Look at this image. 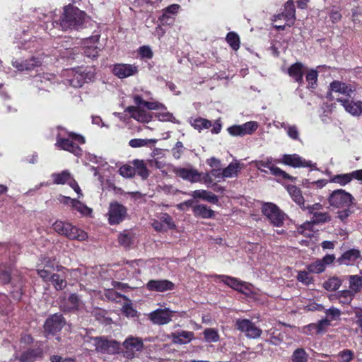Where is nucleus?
<instances>
[{
  "label": "nucleus",
  "instance_id": "43",
  "mask_svg": "<svg viewBox=\"0 0 362 362\" xmlns=\"http://www.w3.org/2000/svg\"><path fill=\"white\" fill-rule=\"evenodd\" d=\"M226 41L234 50L239 49L240 38L235 33L230 32L226 36Z\"/></svg>",
  "mask_w": 362,
  "mask_h": 362
},
{
  "label": "nucleus",
  "instance_id": "57",
  "mask_svg": "<svg viewBox=\"0 0 362 362\" xmlns=\"http://www.w3.org/2000/svg\"><path fill=\"white\" fill-rule=\"evenodd\" d=\"M50 362H76L75 357H62L59 355H52L49 357Z\"/></svg>",
  "mask_w": 362,
  "mask_h": 362
},
{
  "label": "nucleus",
  "instance_id": "47",
  "mask_svg": "<svg viewBox=\"0 0 362 362\" xmlns=\"http://www.w3.org/2000/svg\"><path fill=\"white\" fill-rule=\"evenodd\" d=\"M313 217L311 221L315 224L329 222L331 220L327 213L316 212L313 213Z\"/></svg>",
  "mask_w": 362,
  "mask_h": 362
},
{
  "label": "nucleus",
  "instance_id": "60",
  "mask_svg": "<svg viewBox=\"0 0 362 362\" xmlns=\"http://www.w3.org/2000/svg\"><path fill=\"white\" fill-rule=\"evenodd\" d=\"M37 273L45 282L50 281L52 274L51 272L47 269L38 268L37 269Z\"/></svg>",
  "mask_w": 362,
  "mask_h": 362
},
{
  "label": "nucleus",
  "instance_id": "13",
  "mask_svg": "<svg viewBox=\"0 0 362 362\" xmlns=\"http://www.w3.org/2000/svg\"><path fill=\"white\" fill-rule=\"evenodd\" d=\"M281 163L294 168L312 167L310 161L305 160L297 154H285L281 158Z\"/></svg>",
  "mask_w": 362,
  "mask_h": 362
},
{
  "label": "nucleus",
  "instance_id": "24",
  "mask_svg": "<svg viewBox=\"0 0 362 362\" xmlns=\"http://www.w3.org/2000/svg\"><path fill=\"white\" fill-rule=\"evenodd\" d=\"M173 342L175 344H185L189 342L194 336L192 332L181 331L172 333Z\"/></svg>",
  "mask_w": 362,
  "mask_h": 362
},
{
  "label": "nucleus",
  "instance_id": "37",
  "mask_svg": "<svg viewBox=\"0 0 362 362\" xmlns=\"http://www.w3.org/2000/svg\"><path fill=\"white\" fill-rule=\"evenodd\" d=\"M292 362H308V354L302 348L296 349L291 356Z\"/></svg>",
  "mask_w": 362,
  "mask_h": 362
},
{
  "label": "nucleus",
  "instance_id": "14",
  "mask_svg": "<svg viewBox=\"0 0 362 362\" xmlns=\"http://www.w3.org/2000/svg\"><path fill=\"white\" fill-rule=\"evenodd\" d=\"M43 356L44 352L41 347L30 348L21 353L19 361L21 362H35L37 360L42 359Z\"/></svg>",
  "mask_w": 362,
  "mask_h": 362
},
{
  "label": "nucleus",
  "instance_id": "38",
  "mask_svg": "<svg viewBox=\"0 0 362 362\" xmlns=\"http://www.w3.org/2000/svg\"><path fill=\"white\" fill-rule=\"evenodd\" d=\"M355 293L350 290H344L338 293V298L341 304H349L354 296Z\"/></svg>",
  "mask_w": 362,
  "mask_h": 362
},
{
  "label": "nucleus",
  "instance_id": "29",
  "mask_svg": "<svg viewBox=\"0 0 362 362\" xmlns=\"http://www.w3.org/2000/svg\"><path fill=\"white\" fill-rule=\"evenodd\" d=\"M175 227L172 217L167 214H160V231L173 229Z\"/></svg>",
  "mask_w": 362,
  "mask_h": 362
},
{
  "label": "nucleus",
  "instance_id": "26",
  "mask_svg": "<svg viewBox=\"0 0 362 362\" xmlns=\"http://www.w3.org/2000/svg\"><path fill=\"white\" fill-rule=\"evenodd\" d=\"M134 235L129 230H124L118 235V243L125 248H129L133 243Z\"/></svg>",
  "mask_w": 362,
  "mask_h": 362
},
{
  "label": "nucleus",
  "instance_id": "27",
  "mask_svg": "<svg viewBox=\"0 0 362 362\" xmlns=\"http://www.w3.org/2000/svg\"><path fill=\"white\" fill-rule=\"evenodd\" d=\"M135 173L138 174L143 180L147 179L149 175L148 170L143 160H134L133 162Z\"/></svg>",
  "mask_w": 362,
  "mask_h": 362
},
{
  "label": "nucleus",
  "instance_id": "44",
  "mask_svg": "<svg viewBox=\"0 0 362 362\" xmlns=\"http://www.w3.org/2000/svg\"><path fill=\"white\" fill-rule=\"evenodd\" d=\"M203 334L205 340L208 342H216L219 340V335L214 329L207 328L204 331Z\"/></svg>",
  "mask_w": 362,
  "mask_h": 362
},
{
  "label": "nucleus",
  "instance_id": "20",
  "mask_svg": "<svg viewBox=\"0 0 362 362\" xmlns=\"http://www.w3.org/2000/svg\"><path fill=\"white\" fill-rule=\"evenodd\" d=\"M341 105L344 107L345 110L354 116H358L361 115L360 104L361 101L354 102L349 99L339 98L337 99Z\"/></svg>",
  "mask_w": 362,
  "mask_h": 362
},
{
  "label": "nucleus",
  "instance_id": "11",
  "mask_svg": "<svg viewBox=\"0 0 362 362\" xmlns=\"http://www.w3.org/2000/svg\"><path fill=\"white\" fill-rule=\"evenodd\" d=\"M123 346L125 349L124 356L126 358H132L136 351H141L144 344L141 339L130 337L123 342Z\"/></svg>",
  "mask_w": 362,
  "mask_h": 362
},
{
  "label": "nucleus",
  "instance_id": "35",
  "mask_svg": "<svg viewBox=\"0 0 362 362\" xmlns=\"http://www.w3.org/2000/svg\"><path fill=\"white\" fill-rule=\"evenodd\" d=\"M341 285V281L337 276H333L323 283V287L329 291L337 290Z\"/></svg>",
  "mask_w": 362,
  "mask_h": 362
},
{
  "label": "nucleus",
  "instance_id": "15",
  "mask_svg": "<svg viewBox=\"0 0 362 362\" xmlns=\"http://www.w3.org/2000/svg\"><path fill=\"white\" fill-rule=\"evenodd\" d=\"M216 276L220 279L221 281L223 282L236 291L245 293V290H249V287L246 283L240 281L235 278L226 275H219Z\"/></svg>",
  "mask_w": 362,
  "mask_h": 362
},
{
  "label": "nucleus",
  "instance_id": "8",
  "mask_svg": "<svg viewBox=\"0 0 362 362\" xmlns=\"http://www.w3.org/2000/svg\"><path fill=\"white\" fill-rule=\"evenodd\" d=\"M127 215V209L117 202H111L107 213L110 225H117L122 222Z\"/></svg>",
  "mask_w": 362,
  "mask_h": 362
},
{
  "label": "nucleus",
  "instance_id": "54",
  "mask_svg": "<svg viewBox=\"0 0 362 362\" xmlns=\"http://www.w3.org/2000/svg\"><path fill=\"white\" fill-rule=\"evenodd\" d=\"M138 53L141 58L151 59L153 57V52L148 46L143 45L138 49Z\"/></svg>",
  "mask_w": 362,
  "mask_h": 362
},
{
  "label": "nucleus",
  "instance_id": "19",
  "mask_svg": "<svg viewBox=\"0 0 362 362\" xmlns=\"http://www.w3.org/2000/svg\"><path fill=\"white\" fill-rule=\"evenodd\" d=\"M304 71L305 67L300 62H296L292 64L288 69V75L299 84H302L303 83Z\"/></svg>",
  "mask_w": 362,
  "mask_h": 362
},
{
  "label": "nucleus",
  "instance_id": "53",
  "mask_svg": "<svg viewBox=\"0 0 362 362\" xmlns=\"http://www.w3.org/2000/svg\"><path fill=\"white\" fill-rule=\"evenodd\" d=\"M338 357L341 362H350L354 358V352L349 349H346L340 351L338 354Z\"/></svg>",
  "mask_w": 362,
  "mask_h": 362
},
{
  "label": "nucleus",
  "instance_id": "58",
  "mask_svg": "<svg viewBox=\"0 0 362 362\" xmlns=\"http://www.w3.org/2000/svg\"><path fill=\"white\" fill-rule=\"evenodd\" d=\"M288 136L293 140H300L299 132L296 125H288L286 130Z\"/></svg>",
  "mask_w": 362,
  "mask_h": 362
},
{
  "label": "nucleus",
  "instance_id": "41",
  "mask_svg": "<svg viewBox=\"0 0 362 362\" xmlns=\"http://www.w3.org/2000/svg\"><path fill=\"white\" fill-rule=\"evenodd\" d=\"M295 7L293 0H288L285 4V20L287 21H293L295 19Z\"/></svg>",
  "mask_w": 362,
  "mask_h": 362
},
{
  "label": "nucleus",
  "instance_id": "50",
  "mask_svg": "<svg viewBox=\"0 0 362 362\" xmlns=\"http://www.w3.org/2000/svg\"><path fill=\"white\" fill-rule=\"evenodd\" d=\"M119 171L120 175L125 177H132L136 175L135 168H134V166H131L129 165H122L119 168Z\"/></svg>",
  "mask_w": 362,
  "mask_h": 362
},
{
  "label": "nucleus",
  "instance_id": "23",
  "mask_svg": "<svg viewBox=\"0 0 362 362\" xmlns=\"http://www.w3.org/2000/svg\"><path fill=\"white\" fill-rule=\"evenodd\" d=\"M95 78V71L93 68H86L81 73L74 75V79L78 81V86H81L83 83L91 81Z\"/></svg>",
  "mask_w": 362,
  "mask_h": 362
},
{
  "label": "nucleus",
  "instance_id": "62",
  "mask_svg": "<svg viewBox=\"0 0 362 362\" xmlns=\"http://www.w3.org/2000/svg\"><path fill=\"white\" fill-rule=\"evenodd\" d=\"M149 141L142 139H132L129 141V145L132 148H138L147 145Z\"/></svg>",
  "mask_w": 362,
  "mask_h": 362
},
{
  "label": "nucleus",
  "instance_id": "42",
  "mask_svg": "<svg viewBox=\"0 0 362 362\" xmlns=\"http://www.w3.org/2000/svg\"><path fill=\"white\" fill-rule=\"evenodd\" d=\"M307 269L310 273H322L325 269V263H323L320 259H317L315 262L308 265Z\"/></svg>",
  "mask_w": 362,
  "mask_h": 362
},
{
  "label": "nucleus",
  "instance_id": "1",
  "mask_svg": "<svg viewBox=\"0 0 362 362\" xmlns=\"http://www.w3.org/2000/svg\"><path fill=\"white\" fill-rule=\"evenodd\" d=\"M0 281L3 284H11V295L13 298L20 300L23 294L25 279L11 261L0 264Z\"/></svg>",
  "mask_w": 362,
  "mask_h": 362
},
{
  "label": "nucleus",
  "instance_id": "16",
  "mask_svg": "<svg viewBox=\"0 0 362 362\" xmlns=\"http://www.w3.org/2000/svg\"><path fill=\"white\" fill-rule=\"evenodd\" d=\"M13 66L21 71H31L35 67L41 66V60L38 57H32L21 62L16 61L13 62Z\"/></svg>",
  "mask_w": 362,
  "mask_h": 362
},
{
  "label": "nucleus",
  "instance_id": "12",
  "mask_svg": "<svg viewBox=\"0 0 362 362\" xmlns=\"http://www.w3.org/2000/svg\"><path fill=\"white\" fill-rule=\"evenodd\" d=\"M138 72V67L134 64H116L112 69V73L119 78H125L135 75Z\"/></svg>",
  "mask_w": 362,
  "mask_h": 362
},
{
  "label": "nucleus",
  "instance_id": "61",
  "mask_svg": "<svg viewBox=\"0 0 362 362\" xmlns=\"http://www.w3.org/2000/svg\"><path fill=\"white\" fill-rule=\"evenodd\" d=\"M297 279L299 281L305 285H308L312 281V277H310L308 273L305 271L300 272L298 274Z\"/></svg>",
  "mask_w": 362,
  "mask_h": 362
},
{
  "label": "nucleus",
  "instance_id": "18",
  "mask_svg": "<svg viewBox=\"0 0 362 362\" xmlns=\"http://www.w3.org/2000/svg\"><path fill=\"white\" fill-rule=\"evenodd\" d=\"M361 257V252L357 249H351L344 252L340 257L337 259L339 264L351 265L358 258Z\"/></svg>",
  "mask_w": 362,
  "mask_h": 362
},
{
  "label": "nucleus",
  "instance_id": "9",
  "mask_svg": "<svg viewBox=\"0 0 362 362\" xmlns=\"http://www.w3.org/2000/svg\"><path fill=\"white\" fill-rule=\"evenodd\" d=\"M235 326L238 330L244 332L248 338H258L262 334V330L247 319L237 320Z\"/></svg>",
  "mask_w": 362,
  "mask_h": 362
},
{
  "label": "nucleus",
  "instance_id": "36",
  "mask_svg": "<svg viewBox=\"0 0 362 362\" xmlns=\"http://www.w3.org/2000/svg\"><path fill=\"white\" fill-rule=\"evenodd\" d=\"M175 313L176 312L166 308H162L160 305V325L168 323Z\"/></svg>",
  "mask_w": 362,
  "mask_h": 362
},
{
  "label": "nucleus",
  "instance_id": "59",
  "mask_svg": "<svg viewBox=\"0 0 362 362\" xmlns=\"http://www.w3.org/2000/svg\"><path fill=\"white\" fill-rule=\"evenodd\" d=\"M120 349V344L117 341L115 340H109V344H107V351L106 354H116L119 351Z\"/></svg>",
  "mask_w": 362,
  "mask_h": 362
},
{
  "label": "nucleus",
  "instance_id": "25",
  "mask_svg": "<svg viewBox=\"0 0 362 362\" xmlns=\"http://www.w3.org/2000/svg\"><path fill=\"white\" fill-rule=\"evenodd\" d=\"M193 213L195 216H199L203 218H211L214 216V211L204 204L194 206Z\"/></svg>",
  "mask_w": 362,
  "mask_h": 362
},
{
  "label": "nucleus",
  "instance_id": "30",
  "mask_svg": "<svg viewBox=\"0 0 362 362\" xmlns=\"http://www.w3.org/2000/svg\"><path fill=\"white\" fill-rule=\"evenodd\" d=\"M288 191L291 196L293 200L298 204L301 208L304 205V198L302 196L301 191L296 186H291L288 188Z\"/></svg>",
  "mask_w": 362,
  "mask_h": 362
},
{
  "label": "nucleus",
  "instance_id": "3",
  "mask_svg": "<svg viewBox=\"0 0 362 362\" xmlns=\"http://www.w3.org/2000/svg\"><path fill=\"white\" fill-rule=\"evenodd\" d=\"M134 102L136 106H128L125 112H129L131 117L141 122H147L149 121L146 110H156L158 108V103L156 102L145 101L143 98L139 95L134 97Z\"/></svg>",
  "mask_w": 362,
  "mask_h": 362
},
{
  "label": "nucleus",
  "instance_id": "21",
  "mask_svg": "<svg viewBox=\"0 0 362 362\" xmlns=\"http://www.w3.org/2000/svg\"><path fill=\"white\" fill-rule=\"evenodd\" d=\"M180 8V5L178 4H172L168 6L165 9L163 10V13L161 17H160V22L164 25H170L173 23V16L175 15L178 9Z\"/></svg>",
  "mask_w": 362,
  "mask_h": 362
},
{
  "label": "nucleus",
  "instance_id": "56",
  "mask_svg": "<svg viewBox=\"0 0 362 362\" xmlns=\"http://www.w3.org/2000/svg\"><path fill=\"white\" fill-rule=\"evenodd\" d=\"M352 208L353 206L344 207L343 210H340L337 212L338 218L342 221H345L353 213Z\"/></svg>",
  "mask_w": 362,
  "mask_h": 362
},
{
  "label": "nucleus",
  "instance_id": "45",
  "mask_svg": "<svg viewBox=\"0 0 362 362\" xmlns=\"http://www.w3.org/2000/svg\"><path fill=\"white\" fill-rule=\"evenodd\" d=\"M269 170L273 175H275L276 177H281L284 180H291V181L295 180L294 177L289 175L287 173L282 170L281 168L275 166L274 165L271 166V168Z\"/></svg>",
  "mask_w": 362,
  "mask_h": 362
},
{
  "label": "nucleus",
  "instance_id": "64",
  "mask_svg": "<svg viewBox=\"0 0 362 362\" xmlns=\"http://www.w3.org/2000/svg\"><path fill=\"white\" fill-rule=\"evenodd\" d=\"M175 285L168 280H160V292L173 289Z\"/></svg>",
  "mask_w": 362,
  "mask_h": 362
},
{
  "label": "nucleus",
  "instance_id": "2",
  "mask_svg": "<svg viewBox=\"0 0 362 362\" xmlns=\"http://www.w3.org/2000/svg\"><path fill=\"white\" fill-rule=\"evenodd\" d=\"M86 13L78 8L69 4L64 7V13L60 18V27L62 30H78L82 28Z\"/></svg>",
  "mask_w": 362,
  "mask_h": 362
},
{
  "label": "nucleus",
  "instance_id": "33",
  "mask_svg": "<svg viewBox=\"0 0 362 362\" xmlns=\"http://www.w3.org/2000/svg\"><path fill=\"white\" fill-rule=\"evenodd\" d=\"M50 281L57 291H62L66 288L67 285L66 280L64 277L61 276L59 274H52Z\"/></svg>",
  "mask_w": 362,
  "mask_h": 362
},
{
  "label": "nucleus",
  "instance_id": "5",
  "mask_svg": "<svg viewBox=\"0 0 362 362\" xmlns=\"http://www.w3.org/2000/svg\"><path fill=\"white\" fill-rule=\"evenodd\" d=\"M66 324L62 313H57L49 315L43 325L44 336L48 338L60 332Z\"/></svg>",
  "mask_w": 362,
  "mask_h": 362
},
{
  "label": "nucleus",
  "instance_id": "51",
  "mask_svg": "<svg viewBox=\"0 0 362 362\" xmlns=\"http://www.w3.org/2000/svg\"><path fill=\"white\" fill-rule=\"evenodd\" d=\"M244 136L252 134L258 127L256 122H248L241 125Z\"/></svg>",
  "mask_w": 362,
  "mask_h": 362
},
{
  "label": "nucleus",
  "instance_id": "55",
  "mask_svg": "<svg viewBox=\"0 0 362 362\" xmlns=\"http://www.w3.org/2000/svg\"><path fill=\"white\" fill-rule=\"evenodd\" d=\"M193 125L196 129H208L211 127V123L209 120L206 119L199 118L197 119L194 121Z\"/></svg>",
  "mask_w": 362,
  "mask_h": 362
},
{
  "label": "nucleus",
  "instance_id": "48",
  "mask_svg": "<svg viewBox=\"0 0 362 362\" xmlns=\"http://www.w3.org/2000/svg\"><path fill=\"white\" fill-rule=\"evenodd\" d=\"M99 48L97 46H87L83 48V54L92 59L98 57Z\"/></svg>",
  "mask_w": 362,
  "mask_h": 362
},
{
  "label": "nucleus",
  "instance_id": "49",
  "mask_svg": "<svg viewBox=\"0 0 362 362\" xmlns=\"http://www.w3.org/2000/svg\"><path fill=\"white\" fill-rule=\"evenodd\" d=\"M317 71L316 70H310L305 76L306 81L308 82V88H315L317 81Z\"/></svg>",
  "mask_w": 362,
  "mask_h": 362
},
{
  "label": "nucleus",
  "instance_id": "34",
  "mask_svg": "<svg viewBox=\"0 0 362 362\" xmlns=\"http://www.w3.org/2000/svg\"><path fill=\"white\" fill-rule=\"evenodd\" d=\"M240 165L238 163H231L228 167L223 169L221 174L222 177H232L236 176L240 170Z\"/></svg>",
  "mask_w": 362,
  "mask_h": 362
},
{
  "label": "nucleus",
  "instance_id": "28",
  "mask_svg": "<svg viewBox=\"0 0 362 362\" xmlns=\"http://www.w3.org/2000/svg\"><path fill=\"white\" fill-rule=\"evenodd\" d=\"M53 182L57 185H64L70 181L71 175L68 170H63L60 173H53L52 175Z\"/></svg>",
  "mask_w": 362,
  "mask_h": 362
},
{
  "label": "nucleus",
  "instance_id": "63",
  "mask_svg": "<svg viewBox=\"0 0 362 362\" xmlns=\"http://www.w3.org/2000/svg\"><path fill=\"white\" fill-rule=\"evenodd\" d=\"M228 131L230 134L232 136H244L243 128L241 125H233L228 129Z\"/></svg>",
  "mask_w": 362,
  "mask_h": 362
},
{
  "label": "nucleus",
  "instance_id": "6",
  "mask_svg": "<svg viewBox=\"0 0 362 362\" xmlns=\"http://www.w3.org/2000/svg\"><path fill=\"white\" fill-rule=\"evenodd\" d=\"M262 211L270 223L276 227L281 226L286 217V215L276 204L271 202L264 203Z\"/></svg>",
  "mask_w": 362,
  "mask_h": 362
},
{
  "label": "nucleus",
  "instance_id": "10",
  "mask_svg": "<svg viewBox=\"0 0 362 362\" xmlns=\"http://www.w3.org/2000/svg\"><path fill=\"white\" fill-rule=\"evenodd\" d=\"M329 92L327 93V97H332V92L338 93L344 95L349 98H352L355 95L356 89L350 84L341 82L339 81H334L329 84Z\"/></svg>",
  "mask_w": 362,
  "mask_h": 362
},
{
  "label": "nucleus",
  "instance_id": "39",
  "mask_svg": "<svg viewBox=\"0 0 362 362\" xmlns=\"http://www.w3.org/2000/svg\"><path fill=\"white\" fill-rule=\"evenodd\" d=\"M351 180V174L347 173L334 175L331 178L330 182L338 183L341 186H344L346 184L349 183Z\"/></svg>",
  "mask_w": 362,
  "mask_h": 362
},
{
  "label": "nucleus",
  "instance_id": "52",
  "mask_svg": "<svg viewBox=\"0 0 362 362\" xmlns=\"http://www.w3.org/2000/svg\"><path fill=\"white\" fill-rule=\"evenodd\" d=\"M175 119L173 114L166 112L165 106L160 103V121H170L173 122Z\"/></svg>",
  "mask_w": 362,
  "mask_h": 362
},
{
  "label": "nucleus",
  "instance_id": "32",
  "mask_svg": "<svg viewBox=\"0 0 362 362\" xmlns=\"http://www.w3.org/2000/svg\"><path fill=\"white\" fill-rule=\"evenodd\" d=\"M361 276L351 275L349 276V288L355 293L359 291L362 287V270L360 272Z\"/></svg>",
  "mask_w": 362,
  "mask_h": 362
},
{
  "label": "nucleus",
  "instance_id": "4",
  "mask_svg": "<svg viewBox=\"0 0 362 362\" xmlns=\"http://www.w3.org/2000/svg\"><path fill=\"white\" fill-rule=\"evenodd\" d=\"M85 142L86 139L82 135L74 132H69L68 138H62L59 134L57 136L55 146L60 150L80 156L82 155V149L78 144H83Z\"/></svg>",
  "mask_w": 362,
  "mask_h": 362
},
{
  "label": "nucleus",
  "instance_id": "46",
  "mask_svg": "<svg viewBox=\"0 0 362 362\" xmlns=\"http://www.w3.org/2000/svg\"><path fill=\"white\" fill-rule=\"evenodd\" d=\"M95 342V349L98 351L102 353H106L107 349V344H109V340L104 339L103 337H95L94 339Z\"/></svg>",
  "mask_w": 362,
  "mask_h": 362
},
{
  "label": "nucleus",
  "instance_id": "40",
  "mask_svg": "<svg viewBox=\"0 0 362 362\" xmlns=\"http://www.w3.org/2000/svg\"><path fill=\"white\" fill-rule=\"evenodd\" d=\"M52 227L55 232L66 237L68 232V227H69V223L57 221L53 223Z\"/></svg>",
  "mask_w": 362,
  "mask_h": 362
},
{
  "label": "nucleus",
  "instance_id": "17",
  "mask_svg": "<svg viewBox=\"0 0 362 362\" xmlns=\"http://www.w3.org/2000/svg\"><path fill=\"white\" fill-rule=\"evenodd\" d=\"M175 174L184 180L191 182H197L200 181V173L193 168H180L175 170Z\"/></svg>",
  "mask_w": 362,
  "mask_h": 362
},
{
  "label": "nucleus",
  "instance_id": "31",
  "mask_svg": "<svg viewBox=\"0 0 362 362\" xmlns=\"http://www.w3.org/2000/svg\"><path fill=\"white\" fill-rule=\"evenodd\" d=\"M72 209L79 212L83 216H89L93 213V209L91 208L88 207L78 199L76 200H74Z\"/></svg>",
  "mask_w": 362,
  "mask_h": 362
},
{
  "label": "nucleus",
  "instance_id": "7",
  "mask_svg": "<svg viewBox=\"0 0 362 362\" xmlns=\"http://www.w3.org/2000/svg\"><path fill=\"white\" fill-rule=\"evenodd\" d=\"M354 198L342 189L334 190L329 196L328 202L330 206L335 208H344L353 206Z\"/></svg>",
  "mask_w": 362,
  "mask_h": 362
},
{
  "label": "nucleus",
  "instance_id": "22",
  "mask_svg": "<svg viewBox=\"0 0 362 362\" xmlns=\"http://www.w3.org/2000/svg\"><path fill=\"white\" fill-rule=\"evenodd\" d=\"M66 237L70 240L83 241L88 238V234L84 230L73 226L69 223V227H68V232Z\"/></svg>",
  "mask_w": 362,
  "mask_h": 362
}]
</instances>
